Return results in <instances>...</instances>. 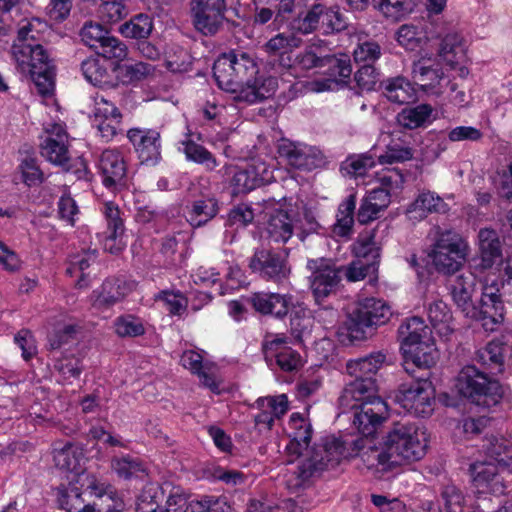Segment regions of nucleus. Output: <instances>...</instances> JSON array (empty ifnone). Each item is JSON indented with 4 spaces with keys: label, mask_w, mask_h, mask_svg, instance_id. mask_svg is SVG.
Here are the masks:
<instances>
[{
    "label": "nucleus",
    "mask_w": 512,
    "mask_h": 512,
    "mask_svg": "<svg viewBox=\"0 0 512 512\" xmlns=\"http://www.w3.org/2000/svg\"><path fill=\"white\" fill-rule=\"evenodd\" d=\"M339 404L344 410H355L353 425L365 436L375 433L388 417V406L378 395L376 379L355 378L343 389Z\"/></svg>",
    "instance_id": "7ed1b4c3"
},
{
    "label": "nucleus",
    "mask_w": 512,
    "mask_h": 512,
    "mask_svg": "<svg viewBox=\"0 0 512 512\" xmlns=\"http://www.w3.org/2000/svg\"><path fill=\"white\" fill-rule=\"evenodd\" d=\"M286 432L290 442L286 446L289 455L298 458L303 455L309 447L312 437V426L308 419L300 413H292Z\"/></svg>",
    "instance_id": "f3484780"
},
{
    "label": "nucleus",
    "mask_w": 512,
    "mask_h": 512,
    "mask_svg": "<svg viewBox=\"0 0 512 512\" xmlns=\"http://www.w3.org/2000/svg\"><path fill=\"white\" fill-rule=\"evenodd\" d=\"M398 333L402 354L411 355L415 345L433 340L430 328L418 316L406 319L399 327Z\"/></svg>",
    "instance_id": "aec40b11"
},
{
    "label": "nucleus",
    "mask_w": 512,
    "mask_h": 512,
    "mask_svg": "<svg viewBox=\"0 0 512 512\" xmlns=\"http://www.w3.org/2000/svg\"><path fill=\"white\" fill-rule=\"evenodd\" d=\"M123 509V500L110 489L90 503L88 512H121Z\"/></svg>",
    "instance_id": "052dcab7"
},
{
    "label": "nucleus",
    "mask_w": 512,
    "mask_h": 512,
    "mask_svg": "<svg viewBox=\"0 0 512 512\" xmlns=\"http://www.w3.org/2000/svg\"><path fill=\"white\" fill-rule=\"evenodd\" d=\"M186 491L165 481L146 484L136 501V512H185Z\"/></svg>",
    "instance_id": "423d86ee"
},
{
    "label": "nucleus",
    "mask_w": 512,
    "mask_h": 512,
    "mask_svg": "<svg viewBox=\"0 0 512 512\" xmlns=\"http://www.w3.org/2000/svg\"><path fill=\"white\" fill-rule=\"evenodd\" d=\"M218 212L217 202L212 199L195 201L188 212L187 220L195 227L201 226L212 219Z\"/></svg>",
    "instance_id": "09e8293b"
},
{
    "label": "nucleus",
    "mask_w": 512,
    "mask_h": 512,
    "mask_svg": "<svg viewBox=\"0 0 512 512\" xmlns=\"http://www.w3.org/2000/svg\"><path fill=\"white\" fill-rule=\"evenodd\" d=\"M356 207L355 195H349L338 208L336 222L332 227L334 236L349 239L354 225V210Z\"/></svg>",
    "instance_id": "ea45409f"
},
{
    "label": "nucleus",
    "mask_w": 512,
    "mask_h": 512,
    "mask_svg": "<svg viewBox=\"0 0 512 512\" xmlns=\"http://www.w3.org/2000/svg\"><path fill=\"white\" fill-rule=\"evenodd\" d=\"M368 328L372 327L354 308L339 327L337 334L342 343H353L364 340Z\"/></svg>",
    "instance_id": "58836bf2"
},
{
    "label": "nucleus",
    "mask_w": 512,
    "mask_h": 512,
    "mask_svg": "<svg viewBox=\"0 0 512 512\" xmlns=\"http://www.w3.org/2000/svg\"><path fill=\"white\" fill-rule=\"evenodd\" d=\"M433 108L429 104H420L406 108L399 114V122L408 129H416L431 122Z\"/></svg>",
    "instance_id": "49530a36"
},
{
    "label": "nucleus",
    "mask_w": 512,
    "mask_h": 512,
    "mask_svg": "<svg viewBox=\"0 0 512 512\" xmlns=\"http://www.w3.org/2000/svg\"><path fill=\"white\" fill-rule=\"evenodd\" d=\"M126 162H99L103 184L107 188L122 186L126 181Z\"/></svg>",
    "instance_id": "5fc2aeb1"
},
{
    "label": "nucleus",
    "mask_w": 512,
    "mask_h": 512,
    "mask_svg": "<svg viewBox=\"0 0 512 512\" xmlns=\"http://www.w3.org/2000/svg\"><path fill=\"white\" fill-rule=\"evenodd\" d=\"M112 467L118 476L128 479L131 477H139L147 473L145 464L137 458L121 457L113 460Z\"/></svg>",
    "instance_id": "bf43d9fd"
},
{
    "label": "nucleus",
    "mask_w": 512,
    "mask_h": 512,
    "mask_svg": "<svg viewBox=\"0 0 512 512\" xmlns=\"http://www.w3.org/2000/svg\"><path fill=\"white\" fill-rule=\"evenodd\" d=\"M476 358L484 366L502 371L503 345L498 341H491L477 351Z\"/></svg>",
    "instance_id": "6e6d98bb"
},
{
    "label": "nucleus",
    "mask_w": 512,
    "mask_h": 512,
    "mask_svg": "<svg viewBox=\"0 0 512 512\" xmlns=\"http://www.w3.org/2000/svg\"><path fill=\"white\" fill-rule=\"evenodd\" d=\"M277 87L278 82L275 77L257 78L255 76L251 83L247 84L238 96H234V99L252 104L271 97L275 93Z\"/></svg>",
    "instance_id": "473e14b6"
},
{
    "label": "nucleus",
    "mask_w": 512,
    "mask_h": 512,
    "mask_svg": "<svg viewBox=\"0 0 512 512\" xmlns=\"http://www.w3.org/2000/svg\"><path fill=\"white\" fill-rule=\"evenodd\" d=\"M322 4L313 5L306 13L294 18L290 24V30L302 34H309L317 29L320 24Z\"/></svg>",
    "instance_id": "864d4df0"
},
{
    "label": "nucleus",
    "mask_w": 512,
    "mask_h": 512,
    "mask_svg": "<svg viewBox=\"0 0 512 512\" xmlns=\"http://www.w3.org/2000/svg\"><path fill=\"white\" fill-rule=\"evenodd\" d=\"M96 260L95 251H82L80 253H76L70 256L69 258V266L67 267V274L71 277H78L76 285L79 288H82L87 285L86 270L90 267L92 263Z\"/></svg>",
    "instance_id": "c03bdc74"
},
{
    "label": "nucleus",
    "mask_w": 512,
    "mask_h": 512,
    "mask_svg": "<svg viewBox=\"0 0 512 512\" xmlns=\"http://www.w3.org/2000/svg\"><path fill=\"white\" fill-rule=\"evenodd\" d=\"M307 268L311 271L309 279L312 293L316 301L320 302L336 290L342 269L325 258L308 260Z\"/></svg>",
    "instance_id": "9d476101"
},
{
    "label": "nucleus",
    "mask_w": 512,
    "mask_h": 512,
    "mask_svg": "<svg viewBox=\"0 0 512 512\" xmlns=\"http://www.w3.org/2000/svg\"><path fill=\"white\" fill-rule=\"evenodd\" d=\"M455 388L463 397L478 406H495L503 399L504 387L490 379L473 365L463 367L455 382Z\"/></svg>",
    "instance_id": "39448f33"
},
{
    "label": "nucleus",
    "mask_w": 512,
    "mask_h": 512,
    "mask_svg": "<svg viewBox=\"0 0 512 512\" xmlns=\"http://www.w3.org/2000/svg\"><path fill=\"white\" fill-rule=\"evenodd\" d=\"M383 94L393 103L405 104L414 100L415 89L404 77L397 76L382 82Z\"/></svg>",
    "instance_id": "a19ab883"
},
{
    "label": "nucleus",
    "mask_w": 512,
    "mask_h": 512,
    "mask_svg": "<svg viewBox=\"0 0 512 512\" xmlns=\"http://www.w3.org/2000/svg\"><path fill=\"white\" fill-rule=\"evenodd\" d=\"M96 51L106 59L117 61L125 59L128 53L126 45L118 38L110 35L105 37Z\"/></svg>",
    "instance_id": "0e129e2a"
},
{
    "label": "nucleus",
    "mask_w": 512,
    "mask_h": 512,
    "mask_svg": "<svg viewBox=\"0 0 512 512\" xmlns=\"http://www.w3.org/2000/svg\"><path fill=\"white\" fill-rule=\"evenodd\" d=\"M379 10L392 20H399L412 11L410 0H380Z\"/></svg>",
    "instance_id": "338daca9"
},
{
    "label": "nucleus",
    "mask_w": 512,
    "mask_h": 512,
    "mask_svg": "<svg viewBox=\"0 0 512 512\" xmlns=\"http://www.w3.org/2000/svg\"><path fill=\"white\" fill-rule=\"evenodd\" d=\"M363 439H369V436L362 435L351 443L343 441L335 436L327 437L324 441V456L318 458L314 455L312 458L304 461L301 465V472L305 477L312 476L314 473L327 468L328 466L337 465L342 459L350 457H360L362 449H358L357 442Z\"/></svg>",
    "instance_id": "6e6552de"
},
{
    "label": "nucleus",
    "mask_w": 512,
    "mask_h": 512,
    "mask_svg": "<svg viewBox=\"0 0 512 512\" xmlns=\"http://www.w3.org/2000/svg\"><path fill=\"white\" fill-rule=\"evenodd\" d=\"M356 446L362 449L361 460L368 469L388 471L422 459L427 452L428 434L415 423L397 424L381 442L369 436Z\"/></svg>",
    "instance_id": "f257e3e1"
},
{
    "label": "nucleus",
    "mask_w": 512,
    "mask_h": 512,
    "mask_svg": "<svg viewBox=\"0 0 512 512\" xmlns=\"http://www.w3.org/2000/svg\"><path fill=\"white\" fill-rule=\"evenodd\" d=\"M475 281L471 273L460 274L451 284V295L458 308L466 316L475 315V305L472 301Z\"/></svg>",
    "instance_id": "a878e982"
},
{
    "label": "nucleus",
    "mask_w": 512,
    "mask_h": 512,
    "mask_svg": "<svg viewBox=\"0 0 512 512\" xmlns=\"http://www.w3.org/2000/svg\"><path fill=\"white\" fill-rule=\"evenodd\" d=\"M506 308L501 294L481 293L480 307L475 306V315L466 316L482 323L486 331L494 332L504 324Z\"/></svg>",
    "instance_id": "4468645a"
},
{
    "label": "nucleus",
    "mask_w": 512,
    "mask_h": 512,
    "mask_svg": "<svg viewBox=\"0 0 512 512\" xmlns=\"http://www.w3.org/2000/svg\"><path fill=\"white\" fill-rule=\"evenodd\" d=\"M277 152L280 158L288 160H297L303 158L304 160H316L322 157V152L312 146H307L303 143H295L288 139H281L277 144Z\"/></svg>",
    "instance_id": "37998d69"
},
{
    "label": "nucleus",
    "mask_w": 512,
    "mask_h": 512,
    "mask_svg": "<svg viewBox=\"0 0 512 512\" xmlns=\"http://www.w3.org/2000/svg\"><path fill=\"white\" fill-rule=\"evenodd\" d=\"M257 209L250 204L241 203L234 207L228 214L227 223L230 226L246 227L254 220Z\"/></svg>",
    "instance_id": "774afa93"
},
{
    "label": "nucleus",
    "mask_w": 512,
    "mask_h": 512,
    "mask_svg": "<svg viewBox=\"0 0 512 512\" xmlns=\"http://www.w3.org/2000/svg\"><path fill=\"white\" fill-rule=\"evenodd\" d=\"M482 448L489 458L486 461L494 462L497 467L501 466L512 473V446L508 439L501 435H491L485 439Z\"/></svg>",
    "instance_id": "cd10ccee"
},
{
    "label": "nucleus",
    "mask_w": 512,
    "mask_h": 512,
    "mask_svg": "<svg viewBox=\"0 0 512 512\" xmlns=\"http://www.w3.org/2000/svg\"><path fill=\"white\" fill-rule=\"evenodd\" d=\"M399 45L406 50L414 51L427 41V35L421 26L404 24L399 27L396 33Z\"/></svg>",
    "instance_id": "de8ad7c7"
},
{
    "label": "nucleus",
    "mask_w": 512,
    "mask_h": 512,
    "mask_svg": "<svg viewBox=\"0 0 512 512\" xmlns=\"http://www.w3.org/2000/svg\"><path fill=\"white\" fill-rule=\"evenodd\" d=\"M48 331V342L51 349H58L64 343H67L76 333V327L72 323H66L64 320L50 323Z\"/></svg>",
    "instance_id": "13d9d810"
},
{
    "label": "nucleus",
    "mask_w": 512,
    "mask_h": 512,
    "mask_svg": "<svg viewBox=\"0 0 512 512\" xmlns=\"http://www.w3.org/2000/svg\"><path fill=\"white\" fill-rule=\"evenodd\" d=\"M302 43V39L291 34L278 33L267 41L263 49L269 55L279 56V65L283 68H292L293 62L290 52L298 48Z\"/></svg>",
    "instance_id": "393cba45"
},
{
    "label": "nucleus",
    "mask_w": 512,
    "mask_h": 512,
    "mask_svg": "<svg viewBox=\"0 0 512 512\" xmlns=\"http://www.w3.org/2000/svg\"><path fill=\"white\" fill-rule=\"evenodd\" d=\"M185 512H230L231 507L225 497H204L202 500H192L186 493Z\"/></svg>",
    "instance_id": "603ef678"
},
{
    "label": "nucleus",
    "mask_w": 512,
    "mask_h": 512,
    "mask_svg": "<svg viewBox=\"0 0 512 512\" xmlns=\"http://www.w3.org/2000/svg\"><path fill=\"white\" fill-rule=\"evenodd\" d=\"M81 71L85 79L102 88L113 87V76L105 64L98 58H88L81 64Z\"/></svg>",
    "instance_id": "79ce46f5"
},
{
    "label": "nucleus",
    "mask_w": 512,
    "mask_h": 512,
    "mask_svg": "<svg viewBox=\"0 0 512 512\" xmlns=\"http://www.w3.org/2000/svg\"><path fill=\"white\" fill-rule=\"evenodd\" d=\"M45 138L41 142V155L47 160H69L68 134L61 123H47L44 127Z\"/></svg>",
    "instance_id": "a211bd4d"
},
{
    "label": "nucleus",
    "mask_w": 512,
    "mask_h": 512,
    "mask_svg": "<svg viewBox=\"0 0 512 512\" xmlns=\"http://www.w3.org/2000/svg\"><path fill=\"white\" fill-rule=\"evenodd\" d=\"M259 413L255 416L258 427L270 429L276 419L282 417L288 410V398L285 394L267 396L257 399Z\"/></svg>",
    "instance_id": "b1692460"
},
{
    "label": "nucleus",
    "mask_w": 512,
    "mask_h": 512,
    "mask_svg": "<svg viewBox=\"0 0 512 512\" xmlns=\"http://www.w3.org/2000/svg\"><path fill=\"white\" fill-rule=\"evenodd\" d=\"M395 401L408 413L425 417L434 409L435 389L428 379H417L400 386Z\"/></svg>",
    "instance_id": "1a4fd4ad"
},
{
    "label": "nucleus",
    "mask_w": 512,
    "mask_h": 512,
    "mask_svg": "<svg viewBox=\"0 0 512 512\" xmlns=\"http://www.w3.org/2000/svg\"><path fill=\"white\" fill-rule=\"evenodd\" d=\"M266 359H275L277 366L285 372L297 370L302 366L300 354L286 346L285 339L280 336L266 343Z\"/></svg>",
    "instance_id": "5701e85b"
},
{
    "label": "nucleus",
    "mask_w": 512,
    "mask_h": 512,
    "mask_svg": "<svg viewBox=\"0 0 512 512\" xmlns=\"http://www.w3.org/2000/svg\"><path fill=\"white\" fill-rule=\"evenodd\" d=\"M390 193L386 189H373L363 199L359 211L358 220L361 223H368L378 217L379 212L386 209L390 204Z\"/></svg>",
    "instance_id": "f704fd0d"
},
{
    "label": "nucleus",
    "mask_w": 512,
    "mask_h": 512,
    "mask_svg": "<svg viewBox=\"0 0 512 512\" xmlns=\"http://www.w3.org/2000/svg\"><path fill=\"white\" fill-rule=\"evenodd\" d=\"M327 67V74L329 76V83H315V91L321 92L331 89L332 83L346 82L350 78L352 73V67L350 59L347 55L337 56H325L324 67Z\"/></svg>",
    "instance_id": "2f4dec72"
},
{
    "label": "nucleus",
    "mask_w": 512,
    "mask_h": 512,
    "mask_svg": "<svg viewBox=\"0 0 512 512\" xmlns=\"http://www.w3.org/2000/svg\"><path fill=\"white\" fill-rule=\"evenodd\" d=\"M414 349L412 354H402L403 355V367L405 371L409 374L413 373V370L410 366H415L421 369H429L434 366L439 358V353L436 348L434 339L430 340V342H422L413 347Z\"/></svg>",
    "instance_id": "c85d7f7f"
},
{
    "label": "nucleus",
    "mask_w": 512,
    "mask_h": 512,
    "mask_svg": "<svg viewBox=\"0 0 512 512\" xmlns=\"http://www.w3.org/2000/svg\"><path fill=\"white\" fill-rule=\"evenodd\" d=\"M441 498L445 504V512H477L466 505L463 493L454 485L445 486Z\"/></svg>",
    "instance_id": "4d7b16f0"
},
{
    "label": "nucleus",
    "mask_w": 512,
    "mask_h": 512,
    "mask_svg": "<svg viewBox=\"0 0 512 512\" xmlns=\"http://www.w3.org/2000/svg\"><path fill=\"white\" fill-rule=\"evenodd\" d=\"M248 300L257 312L271 314L277 318L286 316L292 305L291 296L279 293L258 292Z\"/></svg>",
    "instance_id": "4be33fe9"
},
{
    "label": "nucleus",
    "mask_w": 512,
    "mask_h": 512,
    "mask_svg": "<svg viewBox=\"0 0 512 512\" xmlns=\"http://www.w3.org/2000/svg\"><path fill=\"white\" fill-rule=\"evenodd\" d=\"M129 288L126 282L119 279L106 280L100 290L94 291L91 296L92 305L97 309L110 307L121 301Z\"/></svg>",
    "instance_id": "c756f323"
},
{
    "label": "nucleus",
    "mask_w": 512,
    "mask_h": 512,
    "mask_svg": "<svg viewBox=\"0 0 512 512\" xmlns=\"http://www.w3.org/2000/svg\"><path fill=\"white\" fill-rule=\"evenodd\" d=\"M320 24L326 34L345 29L346 22L337 7H327L322 4Z\"/></svg>",
    "instance_id": "e2e57ef3"
},
{
    "label": "nucleus",
    "mask_w": 512,
    "mask_h": 512,
    "mask_svg": "<svg viewBox=\"0 0 512 512\" xmlns=\"http://www.w3.org/2000/svg\"><path fill=\"white\" fill-rule=\"evenodd\" d=\"M53 458L59 469L72 474L71 478H76L77 473L83 471V451L74 444L67 443L63 448L56 449Z\"/></svg>",
    "instance_id": "e433bc0d"
},
{
    "label": "nucleus",
    "mask_w": 512,
    "mask_h": 512,
    "mask_svg": "<svg viewBox=\"0 0 512 512\" xmlns=\"http://www.w3.org/2000/svg\"><path fill=\"white\" fill-rule=\"evenodd\" d=\"M83 488L76 483V478H70L67 486L57 489L59 506L67 512H88L90 503L83 498Z\"/></svg>",
    "instance_id": "7c9ffc66"
},
{
    "label": "nucleus",
    "mask_w": 512,
    "mask_h": 512,
    "mask_svg": "<svg viewBox=\"0 0 512 512\" xmlns=\"http://www.w3.org/2000/svg\"><path fill=\"white\" fill-rule=\"evenodd\" d=\"M472 488L478 497L505 494L506 484L494 462L476 459L469 466Z\"/></svg>",
    "instance_id": "9b49d317"
},
{
    "label": "nucleus",
    "mask_w": 512,
    "mask_h": 512,
    "mask_svg": "<svg viewBox=\"0 0 512 512\" xmlns=\"http://www.w3.org/2000/svg\"><path fill=\"white\" fill-rule=\"evenodd\" d=\"M79 35L86 46L96 50L108 35V31L102 24L89 21L83 25Z\"/></svg>",
    "instance_id": "680f3d73"
},
{
    "label": "nucleus",
    "mask_w": 512,
    "mask_h": 512,
    "mask_svg": "<svg viewBox=\"0 0 512 512\" xmlns=\"http://www.w3.org/2000/svg\"><path fill=\"white\" fill-rule=\"evenodd\" d=\"M252 271L261 277L281 282L290 274V267L287 264V255L266 250L256 251L249 263Z\"/></svg>",
    "instance_id": "ddd939ff"
},
{
    "label": "nucleus",
    "mask_w": 512,
    "mask_h": 512,
    "mask_svg": "<svg viewBox=\"0 0 512 512\" xmlns=\"http://www.w3.org/2000/svg\"><path fill=\"white\" fill-rule=\"evenodd\" d=\"M154 300L170 315L181 316L187 309V299L180 291L162 290L154 296Z\"/></svg>",
    "instance_id": "8fccbe9b"
},
{
    "label": "nucleus",
    "mask_w": 512,
    "mask_h": 512,
    "mask_svg": "<svg viewBox=\"0 0 512 512\" xmlns=\"http://www.w3.org/2000/svg\"><path fill=\"white\" fill-rule=\"evenodd\" d=\"M382 352H374L365 357L351 359L346 363V372L355 378L372 377L377 374L385 362Z\"/></svg>",
    "instance_id": "c9c22d12"
},
{
    "label": "nucleus",
    "mask_w": 512,
    "mask_h": 512,
    "mask_svg": "<svg viewBox=\"0 0 512 512\" xmlns=\"http://www.w3.org/2000/svg\"><path fill=\"white\" fill-rule=\"evenodd\" d=\"M355 309L371 327L384 325L392 315L390 305L384 300L374 297L359 300Z\"/></svg>",
    "instance_id": "bb28decb"
},
{
    "label": "nucleus",
    "mask_w": 512,
    "mask_h": 512,
    "mask_svg": "<svg viewBox=\"0 0 512 512\" xmlns=\"http://www.w3.org/2000/svg\"><path fill=\"white\" fill-rule=\"evenodd\" d=\"M479 270H492L503 262L502 242L496 230L480 229L478 233Z\"/></svg>",
    "instance_id": "dca6fc26"
},
{
    "label": "nucleus",
    "mask_w": 512,
    "mask_h": 512,
    "mask_svg": "<svg viewBox=\"0 0 512 512\" xmlns=\"http://www.w3.org/2000/svg\"><path fill=\"white\" fill-rule=\"evenodd\" d=\"M412 75L421 88L433 95L443 93L441 82L445 79L439 64L431 58L421 57L413 63Z\"/></svg>",
    "instance_id": "6ab92c4d"
},
{
    "label": "nucleus",
    "mask_w": 512,
    "mask_h": 512,
    "mask_svg": "<svg viewBox=\"0 0 512 512\" xmlns=\"http://www.w3.org/2000/svg\"><path fill=\"white\" fill-rule=\"evenodd\" d=\"M127 137L140 160H159L161 157L160 133L153 129L132 128Z\"/></svg>",
    "instance_id": "412c9836"
},
{
    "label": "nucleus",
    "mask_w": 512,
    "mask_h": 512,
    "mask_svg": "<svg viewBox=\"0 0 512 512\" xmlns=\"http://www.w3.org/2000/svg\"><path fill=\"white\" fill-rule=\"evenodd\" d=\"M438 57L442 63L465 78L469 70L465 66L466 46L462 36L456 32L447 33L441 40Z\"/></svg>",
    "instance_id": "2eb2a0df"
},
{
    "label": "nucleus",
    "mask_w": 512,
    "mask_h": 512,
    "mask_svg": "<svg viewBox=\"0 0 512 512\" xmlns=\"http://www.w3.org/2000/svg\"><path fill=\"white\" fill-rule=\"evenodd\" d=\"M152 20L147 14H138L120 27V33L127 38L141 39L150 35Z\"/></svg>",
    "instance_id": "3c124183"
},
{
    "label": "nucleus",
    "mask_w": 512,
    "mask_h": 512,
    "mask_svg": "<svg viewBox=\"0 0 512 512\" xmlns=\"http://www.w3.org/2000/svg\"><path fill=\"white\" fill-rule=\"evenodd\" d=\"M468 252L467 241L460 234L447 230L438 235L428 257L439 273L450 275L463 266Z\"/></svg>",
    "instance_id": "0eeeda50"
},
{
    "label": "nucleus",
    "mask_w": 512,
    "mask_h": 512,
    "mask_svg": "<svg viewBox=\"0 0 512 512\" xmlns=\"http://www.w3.org/2000/svg\"><path fill=\"white\" fill-rule=\"evenodd\" d=\"M428 319L441 337H448L454 331L453 317L448 305L442 300H435L429 304Z\"/></svg>",
    "instance_id": "4c0bfd02"
},
{
    "label": "nucleus",
    "mask_w": 512,
    "mask_h": 512,
    "mask_svg": "<svg viewBox=\"0 0 512 512\" xmlns=\"http://www.w3.org/2000/svg\"><path fill=\"white\" fill-rule=\"evenodd\" d=\"M45 21L39 18L21 21L17 42L12 46V56L21 73L29 75L37 92L43 97L54 91V65L48 51L40 43L49 32Z\"/></svg>",
    "instance_id": "f03ea898"
},
{
    "label": "nucleus",
    "mask_w": 512,
    "mask_h": 512,
    "mask_svg": "<svg viewBox=\"0 0 512 512\" xmlns=\"http://www.w3.org/2000/svg\"><path fill=\"white\" fill-rule=\"evenodd\" d=\"M213 74L220 89L238 96L258 74V69L248 53L231 51L217 58Z\"/></svg>",
    "instance_id": "20e7f679"
},
{
    "label": "nucleus",
    "mask_w": 512,
    "mask_h": 512,
    "mask_svg": "<svg viewBox=\"0 0 512 512\" xmlns=\"http://www.w3.org/2000/svg\"><path fill=\"white\" fill-rule=\"evenodd\" d=\"M225 0H192L195 28L204 35L215 34L224 19Z\"/></svg>",
    "instance_id": "f8f14e48"
},
{
    "label": "nucleus",
    "mask_w": 512,
    "mask_h": 512,
    "mask_svg": "<svg viewBox=\"0 0 512 512\" xmlns=\"http://www.w3.org/2000/svg\"><path fill=\"white\" fill-rule=\"evenodd\" d=\"M448 210L449 207L442 198L432 192H423L408 207L407 214L411 220L418 221L425 218L429 213H446Z\"/></svg>",
    "instance_id": "72a5a7b5"
},
{
    "label": "nucleus",
    "mask_w": 512,
    "mask_h": 512,
    "mask_svg": "<svg viewBox=\"0 0 512 512\" xmlns=\"http://www.w3.org/2000/svg\"><path fill=\"white\" fill-rule=\"evenodd\" d=\"M266 230L271 240L285 243L292 236L293 226L288 214L278 211L270 217Z\"/></svg>",
    "instance_id": "a18cd8bd"
},
{
    "label": "nucleus",
    "mask_w": 512,
    "mask_h": 512,
    "mask_svg": "<svg viewBox=\"0 0 512 512\" xmlns=\"http://www.w3.org/2000/svg\"><path fill=\"white\" fill-rule=\"evenodd\" d=\"M115 332L120 337H137L145 332L142 321L132 315L122 316L115 321Z\"/></svg>",
    "instance_id": "69168bd1"
}]
</instances>
